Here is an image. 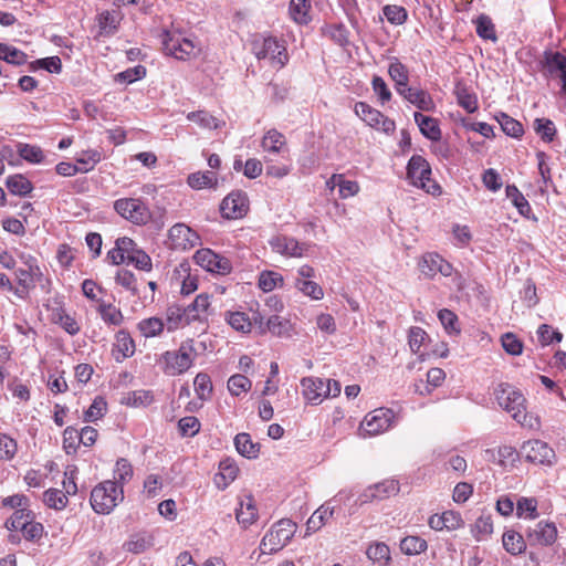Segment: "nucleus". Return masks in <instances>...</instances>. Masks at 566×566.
Returning <instances> with one entry per match:
<instances>
[{"mask_svg": "<svg viewBox=\"0 0 566 566\" xmlns=\"http://www.w3.org/2000/svg\"><path fill=\"white\" fill-rule=\"evenodd\" d=\"M497 405L511 415L512 419L523 427H532L526 412V399L524 395L510 384H500L494 389Z\"/></svg>", "mask_w": 566, "mask_h": 566, "instance_id": "f257e3e1", "label": "nucleus"}, {"mask_svg": "<svg viewBox=\"0 0 566 566\" xmlns=\"http://www.w3.org/2000/svg\"><path fill=\"white\" fill-rule=\"evenodd\" d=\"M124 491L116 482L104 481L96 485L91 492L92 509L98 514H109L123 501Z\"/></svg>", "mask_w": 566, "mask_h": 566, "instance_id": "f03ea898", "label": "nucleus"}, {"mask_svg": "<svg viewBox=\"0 0 566 566\" xmlns=\"http://www.w3.org/2000/svg\"><path fill=\"white\" fill-rule=\"evenodd\" d=\"M296 531V524L282 518L264 535L261 541L260 549L263 554H273L281 551L290 542Z\"/></svg>", "mask_w": 566, "mask_h": 566, "instance_id": "7ed1b4c3", "label": "nucleus"}, {"mask_svg": "<svg viewBox=\"0 0 566 566\" xmlns=\"http://www.w3.org/2000/svg\"><path fill=\"white\" fill-rule=\"evenodd\" d=\"M253 52L258 60L270 59L280 69L287 63L285 45L274 36L263 38L253 42Z\"/></svg>", "mask_w": 566, "mask_h": 566, "instance_id": "20e7f679", "label": "nucleus"}, {"mask_svg": "<svg viewBox=\"0 0 566 566\" xmlns=\"http://www.w3.org/2000/svg\"><path fill=\"white\" fill-rule=\"evenodd\" d=\"M115 211L134 224H146L150 218L148 207L137 198H120L114 202Z\"/></svg>", "mask_w": 566, "mask_h": 566, "instance_id": "39448f33", "label": "nucleus"}, {"mask_svg": "<svg viewBox=\"0 0 566 566\" xmlns=\"http://www.w3.org/2000/svg\"><path fill=\"white\" fill-rule=\"evenodd\" d=\"M192 346L181 345L178 350H167L161 354L160 361L165 364V374L175 376L187 371L193 363L191 357Z\"/></svg>", "mask_w": 566, "mask_h": 566, "instance_id": "423d86ee", "label": "nucleus"}, {"mask_svg": "<svg viewBox=\"0 0 566 566\" xmlns=\"http://www.w3.org/2000/svg\"><path fill=\"white\" fill-rule=\"evenodd\" d=\"M521 454L527 462L541 465H553L556 461L555 451L542 440H528L521 447Z\"/></svg>", "mask_w": 566, "mask_h": 566, "instance_id": "0eeeda50", "label": "nucleus"}, {"mask_svg": "<svg viewBox=\"0 0 566 566\" xmlns=\"http://www.w3.org/2000/svg\"><path fill=\"white\" fill-rule=\"evenodd\" d=\"M186 311V325L198 323L201 333L208 328V318L212 315L210 295L201 293L196 296L193 302L185 307Z\"/></svg>", "mask_w": 566, "mask_h": 566, "instance_id": "6e6552de", "label": "nucleus"}, {"mask_svg": "<svg viewBox=\"0 0 566 566\" xmlns=\"http://www.w3.org/2000/svg\"><path fill=\"white\" fill-rule=\"evenodd\" d=\"M395 412L391 409L378 408L366 415L361 422L364 436H376L387 431L394 422Z\"/></svg>", "mask_w": 566, "mask_h": 566, "instance_id": "1a4fd4ad", "label": "nucleus"}, {"mask_svg": "<svg viewBox=\"0 0 566 566\" xmlns=\"http://www.w3.org/2000/svg\"><path fill=\"white\" fill-rule=\"evenodd\" d=\"M195 262L208 272L221 275L229 274L232 270L230 260L214 253L210 249H200L193 255Z\"/></svg>", "mask_w": 566, "mask_h": 566, "instance_id": "9d476101", "label": "nucleus"}, {"mask_svg": "<svg viewBox=\"0 0 566 566\" xmlns=\"http://www.w3.org/2000/svg\"><path fill=\"white\" fill-rule=\"evenodd\" d=\"M557 538V528L553 522L539 521L534 527L526 531L530 545L551 546Z\"/></svg>", "mask_w": 566, "mask_h": 566, "instance_id": "9b49d317", "label": "nucleus"}, {"mask_svg": "<svg viewBox=\"0 0 566 566\" xmlns=\"http://www.w3.org/2000/svg\"><path fill=\"white\" fill-rule=\"evenodd\" d=\"M407 176L413 186L426 188V182H430V165L422 156L413 155L407 165Z\"/></svg>", "mask_w": 566, "mask_h": 566, "instance_id": "f8f14e48", "label": "nucleus"}, {"mask_svg": "<svg viewBox=\"0 0 566 566\" xmlns=\"http://www.w3.org/2000/svg\"><path fill=\"white\" fill-rule=\"evenodd\" d=\"M164 50L167 54L174 55L178 60H185L195 53V44L190 39L180 34L167 33L163 40Z\"/></svg>", "mask_w": 566, "mask_h": 566, "instance_id": "ddd939ff", "label": "nucleus"}, {"mask_svg": "<svg viewBox=\"0 0 566 566\" xmlns=\"http://www.w3.org/2000/svg\"><path fill=\"white\" fill-rule=\"evenodd\" d=\"M271 248L285 256L300 258L303 255L307 244L286 235H275L269 241Z\"/></svg>", "mask_w": 566, "mask_h": 566, "instance_id": "4468645a", "label": "nucleus"}, {"mask_svg": "<svg viewBox=\"0 0 566 566\" xmlns=\"http://www.w3.org/2000/svg\"><path fill=\"white\" fill-rule=\"evenodd\" d=\"M222 217L237 219L247 211V196L241 191L229 193L220 205Z\"/></svg>", "mask_w": 566, "mask_h": 566, "instance_id": "2eb2a0df", "label": "nucleus"}, {"mask_svg": "<svg viewBox=\"0 0 566 566\" xmlns=\"http://www.w3.org/2000/svg\"><path fill=\"white\" fill-rule=\"evenodd\" d=\"M399 95L420 111L432 112L436 108V104L431 95L422 88L407 86L399 93Z\"/></svg>", "mask_w": 566, "mask_h": 566, "instance_id": "dca6fc26", "label": "nucleus"}, {"mask_svg": "<svg viewBox=\"0 0 566 566\" xmlns=\"http://www.w3.org/2000/svg\"><path fill=\"white\" fill-rule=\"evenodd\" d=\"M303 395L311 402L321 401L328 397L329 389L326 388V380L322 378L305 377L302 379Z\"/></svg>", "mask_w": 566, "mask_h": 566, "instance_id": "f3484780", "label": "nucleus"}, {"mask_svg": "<svg viewBox=\"0 0 566 566\" xmlns=\"http://www.w3.org/2000/svg\"><path fill=\"white\" fill-rule=\"evenodd\" d=\"M399 485L395 480H385L380 483L375 484L374 486L368 488L361 494V502H368L371 500H382L390 495L398 493Z\"/></svg>", "mask_w": 566, "mask_h": 566, "instance_id": "a211bd4d", "label": "nucleus"}, {"mask_svg": "<svg viewBox=\"0 0 566 566\" xmlns=\"http://www.w3.org/2000/svg\"><path fill=\"white\" fill-rule=\"evenodd\" d=\"M29 268H19L14 271L15 279L19 286L21 287H35L36 283H41L43 273L38 265V262H33L29 259Z\"/></svg>", "mask_w": 566, "mask_h": 566, "instance_id": "6ab92c4d", "label": "nucleus"}, {"mask_svg": "<svg viewBox=\"0 0 566 566\" xmlns=\"http://www.w3.org/2000/svg\"><path fill=\"white\" fill-rule=\"evenodd\" d=\"M541 64L548 75L566 76V56L560 52L545 51Z\"/></svg>", "mask_w": 566, "mask_h": 566, "instance_id": "aec40b11", "label": "nucleus"}, {"mask_svg": "<svg viewBox=\"0 0 566 566\" xmlns=\"http://www.w3.org/2000/svg\"><path fill=\"white\" fill-rule=\"evenodd\" d=\"M335 501L336 497L327 501L311 515V517L306 522L307 534L321 530L322 526L325 525L326 521L333 516L335 506L331 504Z\"/></svg>", "mask_w": 566, "mask_h": 566, "instance_id": "412c9836", "label": "nucleus"}, {"mask_svg": "<svg viewBox=\"0 0 566 566\" xmlns=\"http://www.w3.org/2000/svg\"><path fill=\"white\" fill-rule=\"evenodd\" d=\"M312 2L311 0H291L289 13L291 19L300 24L306 25L312 21Z\"/></svg>", "mask_w": 566, "mask_h": 566, "instance_id": "4be33fe9", "label": "nucleus"}, {"mask_svg": "<svg viewBox=\"0 0 566 566\" xmlns=\"http://www.w3.org/2000/svg\"><path fill=\"white\" fill-rule=\"evenodd\" d=\"M413 118H415V122L417 123V125L419 126L421 134L426 138H428L432 142L440 140L441 129L438 125L437 119H434L430 116H426L419 112H416L413 114Z\"/></svg>", "mask_w": 566, "mask_h": 566, "instance_id": "5701e85b", "label": "nucleus"}, {"mask_svg": "<svg viewBox=\"0 0 566 566\" xmlns=\"http://www.w3.org/2000/svg\"><path fill=\"white\" fill-rule=\"evenodd\" d=\"M169 238L176 242V245L182 248L192 247L198 239L197 234L184 223L172 226L169 230Z\"/></svg>", "mask_w": 566, "mask_h": 566, "instance_id": "b1692460", "label": "nucleus"}, {"mask_svg": "<svg viewBox=\"0 0 566 566\" xmlns=\"http://www.w3.org/2000/svg\"><path fill=\"white\" fill-rule=\"evenodd\" d=\"M458 104L464 108L468 113H474L478 111V97L476 95L462 83H457L454 88Z\"/></svg>", "mask_w": 566, "mask_h": 566, "instance_id": "393cba45", "label": "nucleus"}, {"mask_svg": "<svg viewBox=\"0 0 566 566\" xmlns=\"http://www.w3.org/2000/svg\"><path fill=\"white\" fill-rule=\"evenodd\" d=\"M234 446L237 451L244 458L255 459L260 452V444L251 440L249 433L241 432L234 437Z\"/></svg>", "mask_w": 566, "mask_h": 566, "instance_id": "a878e982", "label": "nucleus"}, {"mask_svg": "<svg viewBox=\"0 0 566 566\" xmlns=\"http://www.w3.org/2000/svg\"><path fill=\"white\" fill-rule=\"evenodd\" d=\"M219 470L220 472L216 476V483L220 489L227 488L230 482L234 481L239 472L238 465L230 458L220 461Z\"/></svg>", "mask_w": 566, "mask_h": 566, "instance_id": "bb28decb", "label": "nucleus"}, {"mask_svg": "<svg viewBox=\"0 0 566 566\" xmlns=\"http://www.w3.org/2000/svg\"><path fill=\"white\" fill-rule=\"evenodd\" d=\"M390 78L395 82V88L399 94L408 86L409 72L408 69L398 60L395 59L388 67Z\"/></svg>", "mask_w": 566, "mask_h": 566, "instance_id": "cd10ccee", "label": "nucleus"}, {"mask_svg": "<svg viewBox=\"0 0 566 566\" xmlns=\"http://www.w3.org/2000/svg\"><path fill=\"white\" fill-rule=\"evenodd\" d=\"M115 348L120 356H116V361L120 363L125 358L132 357L135 353V343L129 333L125 329L117 332Z\"/></svg>", "mask_w": 566, "mask_h": 566, "instance_id": "c85d7f7f", "label": "nucleus"}, {"mask_svg": "<svg viewBox=\"0 0 566 566\" xmlns=\"http://www.w3.org/2000/svg\"><path fill=\"white\" fill-rule=\"evenodd\" d=\"M526 541L523 535L515 531H506L502 536L504 549L512 555H520L526 549Z\"/></svg>", "mask_w": 566, "mask_h": 566, "instance_id": "c756f323", "label": "nucleus"}, {"mask_svg": "<svg viewBox=\"0 0 566 566\" xmlns=\"http://www.w3.org/2000/svg\"><path fill=\"white\" fill-rule=\"evenodd\" d=\"M253 319L260 325L262 332L269 331L276 336H282L287 332L289 322L279 315L270 316L265 323V327H263V317L260 314H254Z\"/></svg>", "mask_w": 566, "mask_h": 566, "instance_id": "7c9ffc66", "label": "nucleus"}, {"mask_svg": "<svg viewBox=\"0 0 566 566\" xmlns=\"http://www.w3.org/2000/svg\"><path fill=\"white\" fill-rule=\"evenodd\" d=\"M356 115L363 119L367 125L378 128L379 119L382 118V113L376 108H373L365 102H358L355 104Z\"/></svg>", "mask_w": 566, "mask_h": 566, "instance_id": "2f4dec72", "label": "nucleus"}, {"mask_svg": "<svg viewBox=\"0 0 566 566\" xmlns=\"http://www.w3.org/2000/svg\"><path fill=\"white\" fill-rule=\"evenodd\" d=\"M6 186L12 195L21 197L29 195L33 189L31 181L20 174L9 176Z\"/></svg>", "mask_w": 566, "mask_h": 566, "instance_id": "473e14b6", "label": "nucleus"}, {"mask_svg": "<svg viewBox=\"0 0 566 566\" xmlns=\"http://www.w3.org/2000/svg\"><path fill=\"white\" fill-rule=\"evenodd\" d=\"M476 34L483 40L497 41L495 25L492 19L482 13L474 21Z\"/></svg>", "mask_w": 566, "mask_h": 566, "instance_id": "72a5a7b5", "label": "nucleus"}, {"mask_svg": "<svg viewBox=\"0 0 566 566\" xmlns=\"http://www.w3.org/2000/svg\"><path fill=\"white\" fill-rule=\"evenodd\" d=\"M505 193L517 209L520 214L528 218L530 213L532 212V208L518 188L515 185H507L505 188Z\"/></svg>", "mask_w": 566, "mask_h": 566, "instance_id": "f704fd0d", "label": "nucleus"}, {"mask_svg": "<svg viewBox=\"0 0 566 566\" xmlns=\"http://www.w3.org/2000/svg\"><path fill=\"white\" fill-rule=\"evenodd\" d=\"M235 516L243 526L251 525L255 521L256 507L251 496H247L245 501L240 502V506L235 510Z\"/></svg>", "mask_w": 566, "mask_h": 566, "instance_id": "c9c22d12", "label": "nucleus"}, {"mask_svg": "<svg viewBox=\"0 0 566 566\" xmlns=\"http://www.w3.org/2000/svg\"><path fill=\"white\" fill-rule=\"evenodd\" d=\"M166 324L169 332L176 331L181 325L186 324L185 307L178 304H171L166 311Z\"/></svg>", "mask_w": 566, "mask_h": 566, "instance_id": "e433bc0d", "label": "nucleus"}, {"mask_svg": "<svg viewBox=\"0 0 566 566\" xmlns=\"http://www.w3.org/2000/svg\"><path fill=\"white\" fill-rule=\"evenodd\" d=\"M285 145V137L282 133L276 129L268 130L263 138L261 146L265 151L277 154L281 148Z\"/></svg>", "mask_w": 566, "mask_h": 566, "instance_id": "4c0bfd02", "label": "nucleus"}, {"mask_svg": "<svg viewBox=\"0 0 566 566\" xmlns=\"http://www.w3.org/2000/svg\"><path fill=\"white\" fill-rule=\"evenodd\" d=\"M188 185L193 189L214 188L217 177L212 171H198L188 177Z\"/></svg>", "mask_w": 566, "mask_h": 566, "instance_id": "58836bf2", "label": "nucleus"}, {"mask_svg": "<svg viewBox=\"0 0 566 566\" xmlns=\"http://www.w3.org/2000/svg\"><path fill=\"white\" fill-rule=\"evenodd\" d=\"M516 515L520 518L530 520L538 517L537 500L535 497L521 496L516 502Z\"/></svg>", "mask_w": 566, "mask_h": 566, "instance_id": "ea45409f", "label": "nucleus"}, {"mask_svg": "<svg viewBox=\"0 0 566 566\" xmlns=\"http://www.w3.org/2000/svg\"><path fill=\"white\" fill-rule=\"evenodd\" d=\"M427 548V541L420 536H406L400 541V549L406 555H418Z\"/></svg>", "mask_w": 566, "mask_h": 566, "instance_id": "a19ab883", "label": "nucleus"}, {"mask_svg": "<svg viewBox=\"0 0 566 566\" xmlns=\"http://www.w3.org/2000/svg\"><path fill=\"white\" fill-rule=\"evenodd\" d=\"M502 130L511 137L518 138L523 135V125L505 113H501L496 117Z\"/></svg>", "mask_w": 566, "mask_h": 566, "instance_id": "79ce46f5", "label": "nucleus"}, {"mask_svg": "<svg viewBox=\"0 0 566 566\" xmlns=\"http://www.w3.org/2000/svg\"><path fill=\"white\" fill-rule=\"evenodd\" d=\"M533 129L545 143L553 142L556 135L555 124L548 118H536L533 122Z\"/></svg>", "mask_w": 566, "mask_h": 566, "instance_id": "37998d69", "label": "nucleus"}, {"mask_svg": "<svg viewBox=\"0 0 566 566\" xmlns=\"http://www.w3.org/2000/svg\"><path fill=\"white\" fill-rule=\"evenodd\" d=\"M17 148L19 156L28 163L41 164L44 159V154L39 146L19 143Z\"/></svg>", "mask_w": 566, "mask_h": 566, "instance_id": "c03bdc74", "label": "nucleus"}, {"mask_svg": "<svg viewBox=\"0 0 566 566\" xmlns=\"http://www.w3.org/2000/svg\"><path fill=\"white\" fill-rule=\"evenodd\" d=\"M0 60L10 64L21 65L25 63L27 54L12 45L0 43Z\"/></svg>", "mask_w": 566, "mask_h": 566, "instance_id": "a18cd8bd", "label": "nucleus"}, {"mask_svg": "<svg viewBox=\"0 0 566 566\" xmlns=\"http://www.w3.org/2000/svg\"><path fill=\"white\" fill-rule=\"evenodd\" d=\"M43 502L54 510H63L67 505V496L57 489H49L43 493Z\"/></svg>", "mask_w": 566, "mask_h": 566, "instance_id": "49530a36", "label": "nucleus"}, {"mask_svg": "<svg viewBox=\"0 0 566 566\" xmlns=\"http://www.w3.org/2000/svg\"><path fill=\"white\" fill-rule=\"evenodd\" d=\"M382 13L387 21L394 25H401L408 19V12L403 7L387 4L382 8Z\"/></svg>", "mask_w": 566, "mask_h": 566, "instance_id": "de8ad7c7", "label": "nucleus"}, {"mask_svg": "<svg viewBox=\"0 0 566 566\" xmlns=\"http://www.w3.org/2000/svg\"><path fill=\"white\" fill-rule=\"evenodd\" d=\"M164 327V322L158 317H149L138 323V329L145 337H155L159 335Z\"/></svg>", "mask_w": 566, "mask_h": 566, "instance_id": "09e8293b", "label": "nucleus"}, {"mask_svg": "<svg viewBox=\"0 0 566 566\" xmlns=\"http://www.w3.org/2000/svg\"><path fill=\"white\" fill-rule=\"evenodd\" d=\"M369 559L380 565H386L390 560V549L385 543L370 545L366 552Z\"/></svg>", "mask_w": 566, "mask_h": 566, "instance_id": "8fccbe9b", "label": "nucleus"}, {"mask_svg": "<svg viewBox=\"0 0 566 566\" xmlns=\"http://www.w3.org/2000/svg\"><path fill=\"white\" fill-rule=\"evenodd\" d=\"M441 261L442 258L438 254L428 253L423 255L419 264L421 273L428 277L434 276L438 273Z\"/></svg>", "mask_w": 566, "mask_h": 566, "instance_id": "3c124183", "label": "nucleus"}, {"mask_svg": "<svg viewBox=\"0 0 566 566\" xmlns=\"http://www.w3.org/2000/svg\"><path fill=\"white\" fill-rule=\"evenodd\" d=\"M196 394L199 399L207 400L212 391L211 379L208 374L199 373L193 380Z\"/></svg>", "mask_w": 566, "mask_h": 566, "instance_id": "603ef678", "label": "nucleus"}, {"mask_svg": "<svg viewBox=\"0 0 566 566\" xmlns=\"http://www.w3.org/2000/svg\"><path fill=\"white\" fill-rule=\"evenodd\" d=\"M251 380L241 374H235L228 380V389L233 396H239L242 392H247L251 389Z\"/></svg>", "mask_w": 566, "mask_h": 566, "instance_id": "864d4df0", "label": "nucleus"}, {"mask_svg": "<svg viewBox=\"0 0 566 566\" xmlns=\"http://www.w3.org/2000/svg\"><path fill=\"white\" fill-rule=\"evenodd\" d=\"M187 118L202 128L217 129L219 127L218 119L206 111L191 112L187 115Z\"/></svg>", "mask_w": 566, "mask_h": 566, "instance_id": "5fc2aeb1", "label": "nucleus"}, {"mask_svg": "<svg viewBox=\"0 0 566 566\" xmlns=\"http://www.w3.org/2000/svg\"><path fill=\"white\" fill-rule=\"evenodd\" d=\"M521 457V451L518 452L512 446H502L497 450V463L502 467L514 465Z\"/></svg>", "mask_w": 566, "mask_h": 566, "instance_id": "6e6d98bb", "label": "nucleus"}, {"mask_svg": "<svg viewBox=\"0 0 566 566\" xmlns=\"http://www.w3.org/2000/svg\"><path fill=\"white\" fill-rule=\"evenodd\" d=\"M21 532L27 541H38L42 537L44 527L33 518H27L21 525Z\"/></svg>", "mask_w": 566, "mask_h": 566, "instance_id": "4d7b16f0", "label": "nucleus"}, {"mask_svg": "<svg viewBox=\"0 0 566 566\" xmlns=\"http://www.w3.org/2000/svg\"><path fill=\"white\" fill-rule=\"evenodd\" d=\"M98 312L105 323L119 325L123 322V314L120 310L112 304L101 303Z\"/></svg>", "mask_w": 566, "mask_h": 566, "instance_id": "13d9d810", "label": "nucleus"}, {"mask_svg": "<svg viewBox=\"0 0 566 566\" xmlns=\"http://www.w3.org/2000/svg\"><path fill=\"white\" fill-rule=\"evenodd\" d=\"M282 283V275L273 271H263L259 277V287L264 292H271Z\"/></svg>", "mask_w": 566, "mask_h": 566, "instance_id": "bf43d9fd", "label": "nucleus"}, {"mask_svg": "<svg viewBox=\"0 0 566 566\" xmlns=\"http://www.w3.org/2000/svg\"><path fill=\"white\" fill-rule=\"evenodd\" d=\"M227 322L232 328L242 333L250 332L251 329V321L242 312L228 313Z\"/></svg>", "mask_w": 566, "mask_h": 566, "instance_id": "052dcab7", "label": "nucleus"}, {"mask_svg": "<svg viewBox=\"0 0 566 566\" xmlns=\"http://www.w3.org/2000/svg\"><path fill=\"white\" fill-rule=\"evenodd\" d=\"M438 318L448 334H459L458 316L450 310L443 308L438 313Z\"/></svg>", "mask_w": 566, "mask_h": 566, "instance_id": "680f3d73", "label": "nucleus"}, {"mask_svg": "<svg viewBox=\"0 0 566 566\" xmlns=\"http://www.w3.org/2000/svg\"><path fill=\"white\" fill-rule=\"evenodd\" d=\"M133 476V467L128 462V460L120 458L116 462L115 471H114V479L117 483L124 484L127 481H129Z\"/></svg>", "mask_w": 566, "mask_h": 566, "instance_id": "e2e57ef3", "label": "nucleus"}, {"mask_svg": "<svg viewBox=\"0 0 566 566\" xmlns=\"http://www.w3.org/2000/svg\"><path fill=\"white\" fill-rule=\"evenodd\" d=\"M295 285L297 290L313 300H321L324 296L323 289L313 281L297 279Z\"/></svg>", "mask_w": 566, "mask_h": 566, "instance_id": "0e129e2a", "label": "nucleus"}, {"mask_svg": "<svg viewBox=\"0 0 566 566\" xmlns=\"http://www.w3.org/2000/svg\"><path fill=\"white\" fill-rule=\"evenodd\" d=\"M493 532V522L491 516H480L473 526L472 533L476 541H482L484 536Z\"/></svg>", "mask_w": 566, "mask_h": 566, "instance_id": "69168bd1", "label": "nucleus"}, {"mask_svg": "<svg viewBox=\"0 0 566 566\" xmlns=\"http://www.w3.org/2000/svg\"><path fill=\"white\" fill-rule=\"evenodd\" d=\"M106 411V401L102 397H96L90 408L84 413L86 422H94L102 418Z\"/></svg>", "mask_w": 566, "mask_h": 566, "instance_id": "338daca9", "label": "nucleus"}, {"mask_svg": "<svg viewBox=\"0 0 566 566\" xmlns=\"http://www.w3.org/2000/svg\"><path fill=\"white\" fill-rule=\"evenodd\" d=\"M178 429L182 437H195L200 430V421L192 416L184 417L178 421Z\"/></svg>", "mask_w": 566, "mask_h": 566, "instance_id": "774afa93", "label": "nucleus"}]
</instances>
